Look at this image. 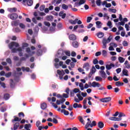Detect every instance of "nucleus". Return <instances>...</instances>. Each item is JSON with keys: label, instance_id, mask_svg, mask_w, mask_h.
<instances>
[{"label": "nucleus", "instance_id": "nucleus-43", "mask_svg": "<svg viewBox=\"0 0 130 130\" xmlns=\"http://www.w3.org/2000/svg\"><path fill=\"white\" fill-rule=\"evenodd\" d=\"M88 88H91V85L88 83H86L84 85V89H88Z\"/></svg>", "mask_w": 130, "mask_h": 130}, {"label": "nucleus", "instance_id": "nucleus-46", "mask_svg": "<svg viewBox=\"0 0 130 130\" xmlns=\"http://www.w3.org/2000/svg\"><path fill=\"white\" fill-rule=\"evenodd\" d=\"M11 76H12L11 72H9L5 74V77H6V78H10V77H11Z\"/></svg>", "mask_w": 130, "mask_h": 130}, {"label": "nucleus", "instance_id": "nucleus-26", "mask_svg": "<svg viewBox=\"0 0 130 130\" xmlns=\"http://www.w3.org/2000/svg\"><path fill=\"white\" fill-rule=\"evenodd\" d=\"M123 74L124 76H126V77H128V71L126 69H124L122 71Z\"/></svg>", "mask_w": 130, "mask_h": 130}, {"label": "nucleus", "instance_id": "nucleus-14", "mask_svg": "<svg viewBox=\"0 0 130 130\" xmlns=\"http://www.w3.org/2000/svg\"><path fill=\"white\" fill-rule=\"evenodd\" d=\"M65 101L66 99L62 98L61 100H57L56 103L57 105H60V104H62Z\"/></svg>", "mask_w": 130, "mask_h": 130}, {"label": "nucleus", "instance_id": "nucleus-3", "mask_svg": "<svg viewBox=\"0 0 130 130\" xmlns=\"http://www.w3.org/2000/svg\"><path fill=\"white\" fill-rule=\"evenodd\" d=\"M88 84L90 85L91 88V87L93 88H100V87H101V84L95 81H93L92 82H88Z\"/></svg>", "mask_w": 130, "mask_h": 130}, {"label": "nucleus", "instance_id": "nucleus-2", "mask_svg": "<svg viewBox=\"0 0 130 130\" xmlns=\"http://www.w3.org/2000/svg\"><path fill=\"white\" fill-rule=\"evenodd\" d=\"M112 39V37L111 36H110L106 40L105 39H103V47L102 48L104 49H106L107 47V43H109L110 41H111V40Z\"/></svg>", "mask_w": 130, "mask_h": 130}, {"label": "nucleus", "instance_id": "nucleus-5", "mask_svg": "<svg viewBox=\"0 0 130 130\" xmlns=\"http://www.w3.org/2000/svg\"><path fill=\"white\" fill-rule=\"evenodd\" d=\"M69 22L70 23V24H73L74 25H76L77 23L78 25H81L82 24V21L80 20H79L78 18L75 19V20H69Z\"/></svg>", "mask_w": 130, "mask_h": 130}, {"label": "nucleus", "instance_id": "nucleus-63", "mask_svg": "<svg viewBox=\"0 0 130 130\" xmlns=\"http://www.w3.org/2000/svg\"><path fill=\"white\" fill-rule=\"evenodd\" d=\"M109 50H110V51H114V48L112 46H111L109 48Z\"/></svg>", "mask_w": 130, "mask_h": 130}, {"label": "nucleus", "instance_id": "nucleus-45", "mask_svg": "<svg viewBox=\"0 0 130 130\" xmlns=\"http://www.w3.org/2000/svg\"><path fill=\"white\" fill-rule=\"evenodd\" d=\"M44 9H45V6L42 5L40 7V10L41 11V12H43L44 11Z\"/></svg>", "mask_w": 130, "mask_h": 130}, {"label": "nucleus", "instance_id": "nucleus-62", "mask_svg": "<svg viewBox=\"0 0 130 130\" xmlns=\"http://www.w3.org/2000/svg\"><path fill=\"white\" fill-rule=\"evenodd\" d=\"M122 44L124 46H127L128 45L127 42H126V41H124L122 43Z\"/></svg>", "mask_w": 130, "mask_h": 130}, {"label": "nucleus", "instance_id": "nucleus-53", "mask_svg": "<svg viewBox=\"0 0 130 130\" xmlns=\"http://www.w3.org/2000/svg\"><path fill=\"white\" fill-rule=\"evenodd\" d=\"M92 18L91 17H88L87 19V23H90Z\"/></svg>", "mask_w": 130, "mask_h": 130}, {"label": "nucleus", "instance_id": "nucleus-39", "mask_svg": "<svg viewBox=\"0 0 130 130\" xmlns=\"http://www.w3.org/2000/svg\"><path fill=\"white\" fill-rule=\"evenodd\" d=\"M27 6H31L33 5V1H32V0H28L27 1Z\"/></svg>", "mask_w": 130, "mask_h": 130}, {"label": "nucleus", "instance_id": "nucleus-60", "mask_svg": "<svg viewBox=\"0 0 130 130\" xmlns=\"http://www.w3.org/2000/svg\"><path fill=\"white\" fill-rule=\"evenodd\" d=\"M46 14L44 12H39V16H40L41 17H42L43 16H46Z\"/></svg>", "mask_w": 130, "mask_h": 130}, {"label": "nucleus", "instance_id": "nucleus-24", "mask_svg": "<svg viewBox=\"0 0 130 130\" xmlns=\"http://www.w3.org/2000/svg\"><path fill=\"white\" fill-rule=\"evenodd\" d=\"M124 64L125 66L126 69H130V64H129V63L128 62V61L126 60Z\"/></svg>", "mask_w": 130, "mask_h": 130}, {"label": "nucleus", "instance_id": "nucleus-17", "mask_svg": "<svg viewBox=\"0 0 130 130\" xmlns=\"http://www.w3.org/2000/svg\"><path fill=\"white\" fill-rule=\"evenodd\" d=\"M95 72H96V69L95 68V67H93L92 69L90 70V72L89 73V76L91 77L92 74H95Z\"/></svg>", "mask_w": 130, "mask_h": 130}, {"label": "nucleus", "instance_id": "nucleus-52", "mask_svg": "<svg viewBox=\"0 0 130 130\" xmlns=\"http://www.w3.org/2000/svg\"><path fill=\"white\" fill-rule=\"evenodd\" d=\"M112 23H111V21H108L107 23V26H109V28H112Z\"/></svg>", "mask_w": 130, "mask_h": 130}, {"label": "nucleus", "instance_id": "nucleus-41", "mask_svg": "<svg viewBox=\"0 0 130 130\" xmlns=\"http://www.w3.org/2000/svg\"><path fill=\"white\" fill-rule=\"evenodd\" d=\"M22 70L23 72H29L30 71V69L29 68L22 67Z\"/></svg>", "mask_w": 130, "mask_h": 130}, {"label": "nucleus", "instance_id": "nucleus-36", "mask_svg": "<svg viewBox=\"0 0 130 130\" xmlns=\"http://www.w3.org/2000/svg\"><path fill=\"white\" fill-rule=\"evenodd\" d=\"M79 86L81 91L84 90V84H83V83H82V82L80 83Z\"/></svg>", "mask_w": 130, "mask_h": 130}, {"label": "nucleus", "instance_id": "nucleus-11", "mask_svg": "<svg viewBox=\"0 0 130 130\" xmlns=\"http://www.w3.org/2000/svg\"><path fill=\"white\" fill-rule=\"evenodd\" d=\"M115 67V66L113 63H110V64H107L106 65V68L108 71H110V70H111L112 68H114Z\"/></svg>", "mask_w": 130, "mask_h": 130}, {"label": "nucleus", "instance_id": "nucleus-9", "mask_svg": "<svg viewBox=\"0 0 130 130\" xmlns=\"http://www.w3.org/2000/svg\"><path fill=\"white\" fill-rule=\"evenodd\" d=\"M100 101H101V102H103V103H107V102H109L110 101H111V98L109 96L107 98H105L103 99H101L100 100Z\"/></svg>", "mask_w": 130, "mask_h": 130}, {"label": "nucleus", "instance_id": "nucleus-64", "mask_svg": "<svg viewBox=\"0 0 130 130\" xmlns=\"http://www.w3.org/2000/svg\"><path fill=\"white\" fill-rule=\"evenodd\" d=\"M54 3H56V4H60L61 3V0H54Z\"/></svg>", "mask_w": 130, "mask_h": 130}, {"label": "nucleus", "instance_id": "nucleus-30", "mask_svg": "<svg viewBox=\"0 0 130 130\" xmlns=\"http://www.w3.org/2000/svg\"><path fill=\"white\" fill-rule=\"evenodd\" d=\"M8 11H9V12H10V13H12V12H17V8H8Z\"/></svg>", "mask_w": 130, "mask_h": 130}, {"label": "nucleus", "instance_id": "nucleus-47", "mask_svg": "<svg viewBox=\"0 0 130 130\" xmlns=\"http://www.w3.org/2000/svg\"><path fill=\"white\" fill-rule=\"evenodd\" d=\"M47 20H48V21H52V20H53V16H49L47 17Z\"/></svg>", "mask_w": 130, "mask_h": 130}, {"label": "nucleus", "instance_id": "nucleus-12", "mask_svg": "<svg viewBox=\"0 0 130 130\" xmlns=\"http://www.w3.org/2000/svg\"><path fill=\"white\" fill-rule=\"evenodd\" d=\"M99 73L101 74L102 78H103V79H106L107 78L106 73H105V72H104V71H100Z\"/></svg>", "mask_w": 130, "mask_h": 130}, {"label": "nucleus", "instance_id": "nucleus-6", "mask_svg": "<svg viewBox=\"0 0 130 130\" xmlns=\"http://www.w3.org/2000/svg\"><path fill=\"white\" fill-rule=\"evenodd\" d=\"M57 74H58V75H59V78L60 79V80H62V79L63 78V76H64V71H63V70H62L61 71L58 70H57Z\"/></svg>", "mask_w": 130, "mask_h": 130}, {"label": "nucleus", "instance_id": "nucleus-28", "mask_svg": "<svg viewBox=\"0 0 130 130\" xmlns=\"http://www.w3.org/2000/svg\"><path fill=\"white\" fill-rule=\"evenodd\" d=\"M98 126H99L100 128H103V127H104V124L102 122H99L98 124Z\"/></svg>", "mask_w": 130, "mask_h": 130}, {"label": "nucleus", "instance_id": "nucleus-31", "mask_svg": "<svg viewBox=\"0 0 130 130\" xmlns=\"http://www.w3.org/2000/svg\"><path fill=\"white\" fill-rule=\"evenodd\" d=\"M116 86L117 87H120V86H123V83L120 82V81H118L115 83Z\"/></svg>", "mask_w": 130, "mask_h": 130}, {"label": "nucleus", "instance_id": "nucleus-4", "mask_svg": "<svg viewBox=\"0 0 130 130\" xmlns=\"http://www.w3.org/2000/svg\"><path fill=\"white\" fill-rule=\"evenodd\" d=\"M26 51L27 53L28 54H24V56H25L26 58H28V57H29V56H31L33 55V54H34V53H35V52L31 51L30 48H26Z\"/></svg>", "mask_w": 130, "mask_h": 130}, {"label": "nucleus", "instance_id": "nucleus-58", "mask_svg": "<svg viewBox=\"0 0 130 130\" xmlns=\"http://www.w3.org/2000/svg\"><path fill=\"white\" fill-rule=\"evenodd\" d=\"M52 121L53 123H55V124L58 123V121H57V119H55V118H53Z\"/></svg>", "mask_w": 130, "mask_h": 130}, {"label": "nucleus", "instance_id": "nucleus-35", "mask_svg": "<svg viewBox=\"0 0 130 130\" xmlns=\"http://www.w3.org/2000/svg\"><path fill=\"white\" fill-rule=\"evenodd\" d=\"M102 55L104 57H106V56H107V51H106V50H103L102 51Z\"/></svg>", "mask_w": 130, "mask_h": 130}, {"label": "nucleus", "instance_id": "nucleus-37", "mask_svg": "<svg viewBox=\"0 0 130 130\" xmlns=\"http://www.w3.org/2000/svg\"><path fill=\"white\" fill-rule=\"evenodd\" d=\"M62 9H63V10H68V9H69V6L63 4L62 5Z\"/></svg>", "mask_w": 130, "mask_h": 130}, {"label": "nucleus", "instance_id": "nucleus-51", "mask_svg": "<svg viewBox=\"0 0 130 130\" xmlns=\"http://www.w3.org/2000/svg\"><path fill=\"white\" fill-rule=\"evenodd\" d=\"M37 55H39V56L41 55L42 54V51L41 50H39L37 51Z\"/></svg>", "mask_w": 130, "mask_h": 130}, {"label": "nucleus", "instance_id": "nucleus-20", "mask_svg": "<svg viewBox=\"0 0 130 130\" xmlns=\"http://www.w3.org/2000/svg\"><path fill=\"white\" fill-rule=\"evenodd\" d=\"M59 17H61L62 19H64V18H66V16H67V14L63 13V12L61 11L59 13Z\"/></svg>", "mask_w": 130, "mask_h": 130}, {"label": "nucleus", "instance_id": "nucleus-18", "mask_svg": "<svg viewBox=\"0 0 130 130\" xmlns=\"http://www.w3.org/2000/svg\"><path fill=\"white\" fill-rule=\"evenodd\" d=\"M118 59L120 63H123V62H124V60H125V58L120 56L118 57Z\"/></svg>", "mask_w": 130, "mask_h": 130}, {"label": "nucleus", "instance_id": "nucleus-57", "mask_svg": "<svg viewBox=\"0 0 130 130\" xmlns=\"http://www.w3.org/2000/svg\"><path fill=\"white\" fill-rule=\"evenodd\" d=\"M34 31L37 33L38 31H39V27H38V26H36V27L34 29Z\"/></svg>", "mask_w": 130, "mask_h": 130}, {"label": "nucleus", "instance_id": "nucleus-32", "mask_svg": "<svg viewBox=\"0 0 130 130\" xmlns=\"http://www.w3.org/2000/svg\"><path fill=\"white\" fill-rule=\"evenodd\" d=\"M47 107V105H46V104L45 103L42 104V105L41 106V108H42L43 110L46 109V108Z\"/></svg>", "mask_w": 130, "mask_h": 130}, {"label": "nucleus", "instance_id": "nucleus-8", "mask_svg": "<svg viewBox=\"0 0 130 130\" xmlns=\"http://www.w3.org/2000/svg\"><path fill=\"white\" fill-rule=\"evenodd\" d=\"M86 3V0H79V2H76L74 4V7H80L82 5H84Z\"/></svg>", "mask_w": 130, "mask_h": 130}, {"label": "nucleus", "instance_id": "nucleus-40", "mask_svg": "<svg viewBox=\"0 0 130 130\" xmlns=\"http://www.w3.org/2000/svg\"><path fill=\"white\" fill-rule=\"evenodd\" d=\"M73 91L74 93H81V91H80V89L79 88H75L73 90Z\"/></svg>", "mask_w": 130, "mask_h": 130}, {"label": "nucleus", "instance_id": "nucleus-42", "mask_svg": "<svg viewBox=\"0 0 130 130\" xmlns=\"http://www.w3.org/2000/svg\"><path fill=\"white\" fill-rule=\"evenodd\" d=\"M10 98V94L6 93L4 94V99L5 100H8Z\"/></svg>", "mask_w": 130, "mask_h": 130}, {"label": "nucleus", "instance_id": "nucleus-38", "mask_svg": "<svg viewBox=\"0 0 130 130\" xmlns=\"http://www.w3.org/2000/svg\"><path fill=\"white\" fill-rule=\"evenodd\" d=\"M77 96L78 97L80 101H82V100L84 99V98H83L82 95H81V94H79V93L77 94Z\"/></svg>", "mask_w": 130, "mask_h": 130}, {"label": "nucleus", "instance_id": "nucleus-23", "mask_svg": "<svg viewBox=\"0 0 130 130\" xmlns=\"http://www.w3.org/2000/svg\"><path fill=\"white\" fill-rule=\"evenodd\" d=\"M96 36H98V38H102V37L104 36V33L102 32H99L96 34Z\"/></svg>", "mask_w": 130, "mask_h": 130}, {"label": "nucleus", "instance_id": "nucleus-56", "mask_svg": "<svg viewBox=\"0 0 130 130\" xmlns=\"http://www.w3.org/2000/svg\"><path fill=\"white\" fill-rule=\"evenodd\" d=\"M44 25L45 26H47L48 27H49L50 26V23L47 21H45Z\"/></svg>", "mask_w": 130, "mask_h": 130}, {"label": "nucleus", "instance_id": "nucleus-55", "mask_svg": "<svg viewBox=\"0 0 130 130\" xmlns=\"http://www.w3.org/2000/svg\"><path fill=\"white\" fill-rule=\"evenodd\" d=\"M19 27H20L21 28V29H25V25H24V24L23 23H20L19 24Z\"/></svg>", "mask_w": 130, "mask_h": 130}, {"label": "nucleus", "instance_id": "nucleus-59", "mask_svg": "<svg viewBox=\"0 0 130 130\" xmlns=\"http://www.w3.org/2000/svg\"><path fill=\"white\" fill-rule=\"evenodd\" d=\"M0 85H1L2 87L3 88H6V84H5V83L0 81Z\"/></svg>", "mask_w": 130, "mask_h": 130}, {"label": "nucleus", "instance_id": "nucleus-1", "mask_svg": "<svg viewBox=\"0 0 130 130\" xmlns=\"http://www.w3.org/2000/svg\"><path fill=\"white\" fill-rule=\"evenodd\" d=\"M9 47L10 49H12V51L13 53H16L17 51L21 52L22 51V48L19 47L18 49L14 48V47H19V43L12 42L9 45Z\"/></svg>", "mask_w": 130, "mask_h": 130}, {"label": "nucleus", "instance_id": "nucleus-22", "mask_svg": "<svg viewBox=\"0 0 130 130\" xmlns=\"http://www.w3.org/2000/svg\"><path fill=\"white\" fill-rule=\"evenodd\" d=\"M72 45L73 47H75V48H77V47H79V43L75 41L73 42Z\"/></svg>", "mask_w": 130, "mask_h": 130}, {"label": "nucleus", "instance_id": "nucleus-29", "mask_svg": "<svg viewBox=\"0 0 130 130\" xmlns=\"http://www.w3.org/2000/svg\"><path fill=\"white\" fill-rule=\"evenodd\" d=\"M12 26H18L19 25L18 21H13L11 23Z\"/></svg>", "mask_w": 130, "mask_h": 130}, {"label": "nucleus", "instance_id": "nucleus-44", "mask_svg": "<svg viewBox=\"0 0 130 130\" xmlns=\"http://www.w3.org/2000/svg\"><path fill=\"white\" fill-rule=\"evenodd\" d=\"M79 120L80 122L82 123V124H85V121H84V119H83V118H82V117H79Z\"/></svg>", "mask_w": 130, "mask_h": 130}, {"label": "nucleus", "instance_id": "nucleus-16", "mask_svg": "<svg viewBox=\"0 0 130 130\" xmlns=\"http://www.w3.org/2000/svg\"><path fill=\"white\" fill-rule=\"evenodd\" d=\"M63 53V51L62 50H58L57 53V57L58 58H60V57H61V54Z\"/></svg>", "mask_w": 130, "mask_h": 130}, {"label": "nucleus", "instance_id": "nucleus-33", "mask_svg": "<svg viewBox=\"0 0 130 130\" xmlns=\"http://www.w3.org/2000/svg\"><path fill=\"white\" fill-rule=\"evenodd\" d=\"M20 126V123L17 122L15 124H14V130H17L18 129V127Z\"/></svg>", "mask_w": 130, "mask_h": 130}, {"label": "nucleus", "instance_id": "nucleus-25", "mask_svg": "<svg viewBox=\"0 0 130 130\" xmlns=\"http://www.w3.org/2000/svg\"><path fill=\"white\" fill-rule=\"evenodd\" d=\"M94 80L96 82H102V77L100 76H96L94 78Z\"/></svg>", "mask_w": 130, "mask_h": 130}, {"label": "nucleus", "instance_id": "nucleus-10", "mask_svg": "<svg viewBox=\"0 0 130 130\" xmlns=\"http://www.w3.org/2000/svg\"><path fill=\"white\" fill-rule=\"evenodd\" d=\"M83 69H85L87 71H89L90 70V64L89 62L85 63L83 66Z\"/></svg>", "mask_w": 130, "mask_h": 130}, {"label": "nucleus", "instance_id": "nucleus-61", "mask_svg": "<svg viewBox=\"0 0 130 130\" xmlns=\"http://www.w3.org/2000/svg\"><path fill=\"white\" fill-rule=\"evenodd\" d=\"M28 45L27 43H23L22 44V48H25V47H28Z\"/></svg>", "mask_w": 130, "mask_h": 130}, {"label": "nucleus", "instance_id": "nucleus-19", "mask_svg": "<svg viewBox=\"0 0 130 130\" xmlns=\"http://www.w3.org/2000/svg\"><path fill=\"white\" fill-rule=\"evenodd\" d=\"M87 120L88 122H87L85 125V128H88V127H90V125L91 124V120H90V118H87Z\"/></svg>", "mask_w": 130, "mask_h": 130}, {"label": "nucleus", "instance_id": "nucleus-15", "mask_svg": "<svg viewBox=\"0 0 130 130\" xmlns=\"http://www.w3.org/2000/svg\"><path fill=\"white\" fill-rule=\"evenodd\" d=\"M70 40H76L77 39V37L74 34L70 35L69 36Z\"/></svg>", "mask_w": 130, "mask_h": 130}, {"label": "nucleus", "instance_id": "nucleus-54", "mask_svg": "<svg viewBox=\"0 0 130 130\" xmlns=\"http://www.w3.org/2000/svg\"><path fill=\"white\" fill-rule=\"evenodd\" d=\"M65 54L68 56H71V52L69 51H65Z\"/></svg>", "mask_w": 130, "mask_h": 130}, {"label": "nucleus", "instance_id": "nucleus-21", "mask_svg": "<svg viewBox=\"0 0 130 130\" xmlns=\"http://www.w3.org/2000/svg\"><path fill=\"white\" fill-rule=\"evenodd\" d=\"M73 107L74 108H82V105L79 104L78 103H75L73 105Z\"/></svg>", "mask_w": 130, "mask_h": 130}, {"label": "nucleus", "instance_id": "nucleus-49", "mask_svg": "<svg viewBox=\"0 0 130 130\" xmlns=\"http://www.w3.org/2000/svg\"><path fill=\"white\" fill-rule=\"evenodd\" d=\"M110 45L113 47H117V44H116L115 43H111Z\"/></svg>", "mask_w": 130, "mask_h": 130}, {"label": "nucleus", "instance_id": "nucleus-27", "mask_svg": "<svg viewBox=\"0 0 130 130\" xmlns=\"http://www.w3.org/2000/svg\"><path fill=\"white\" fill-rule=\"evenodd\" d=\"M61 112L62 113H63L64 115H69V114H70V113H69V111L66 110L65 109L61 110Z\"/></svg>", "mask_w": 130, "mask_h": 130}, {"label": "nucleus", "instance_id": "nucleus-48", "mask_svg": "<svg viewBox=\"0 0 130 130\" xmlns=\"http://www.w3.org/2000/svg\"><path fill=\"white\" fill-rule=\"evenodd\" d=\"M104 17H105V19H106V20H109V16H108V14L107 13H105L104 14Z\"/></svg>", "mask_w": 130, "mask_h": 130}, {"label": "nucleus", "instance_id": "nucleus-34", "mask_svg": "<svg viewBox=\"0 0 130 130\" xmlns=\"http://www.w3.org/2000/svg\"><path fill=\"white\" fill-rule=\"evenodd\" d=\"M96 27L97 28H101L102 24H101V22L100 21H96Z\"/></svg>", "mask_w": 130, "mask_h": 130}, {"label": "nucleus", "instance_id": "nucleus-13", "mask_svg": "<svg viewBox=\"0 0 130 130\" xmlns=\"http://www.w3.org/2000/svg\"><path fill=\"white\" fill-rule=\"evenodd\" d=\"M109 119H110V120H113L114 121H119L121 120V118L115 117H111L109 118Z\"/></svg>", "mask_w": 130, "mask_h": 130}, {"label": "nucleus", "instance_id": "nucleus-50", "mask_svg": "<svg viewBox=\"0 0 130 130\" xmlns=\"http://www.w3.org/2000/svg\"><path fill=\"white\" fill-rule=\"evenodd\" d=\"M109 11H110V12H111L112 13H116V9H109Z\"/></svg>", "mask_w": 130, "mask_h": 130}, {"label": "nucleus", "instance_id": "nucleus-7", "mask_svg": "<svg viewBox=\"0 0 130 130\" xmlns=\"http://www.w3.org/2000/svg\"><path fill=\"white\" fill-rule=\"evenodd\" d=\"M8 17L11 20H16L18 18V15L16 13L11 14L8 15Z\"/></svg>", "mask_w": 130, "mask_h": 130}]
</instances>
